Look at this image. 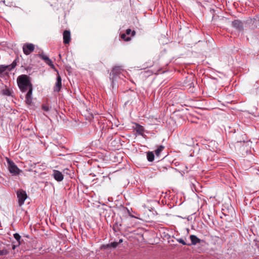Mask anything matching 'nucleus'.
I'll return each mask as SVG.
<instances>
[{"label": "nucleus", "mask_w": 259, "mask_h": 259, "mask_svg": "<svg viewBox=\"0 0 259 259\" xmlns=\"http://www.w3.org/2000/svg\"><path fill=\"white\" fill-rule=\"evenodd\" d=\"M18 86L22 93H25V102L30 105L32 102L33 86L31 82L30 78L27 75L23 74L17 78Z\"/></svg>", "instance_id": "nucleus-1"}, {"label": "nucleus", "mask_w": 259, "mask_h": 259, "mask_svg": "<svg viewBox=\"0 0 259 259\" xmlns=\"http://www.w3.org/2000/svg\"><path fill=\"white\" fill-rule=\"evenodd\" d=\"M122 69L121 66H114L110 73V80L113 91L118 88V82L122 79L123 75L121 73Z\"/></svg>", "instance_id": "nucleus-2"}, {"label": "nucleus", "mask_w": 259, "mask_h": 259, "mask_svg": "<svg viewBox=\"0 0 259 259\" xmlns=\"http://www.w3.org/2000/svg\"><path fill=\"white\" fill-rule=\"evenodd\" d=\"M7 161L8 163V168L12 175L16 176L19 175L21 170L18 167L14 162L8 158H7Z\"/></svg>", "instance_id": "nucleus-3"}, {"label": "nucleus", "mask_w": 259, "mask_h": 259, "mask_svg": "<svg viewBox=\"0 0 259 259\" xmlns=\"http://www.w3.org/2000/svg\"><path fill=\"white\" fill-rule=\"evenodd\" d=\"M245 23L251 29L257 28L259 27V16L256 15L253 18H249Z\"/></svg>", "instance_id": "nucleus-4"}, {"label": "nucleus", "mask_w": 259, "mask_h": 259, "mask_svg": "<svg viewBox=\"0 0 259 259\" xmlns=\"http://www.w3.org/2000/svg\"><path fill=\"white\" fill-rule=\"evenodd\" d=\"M18 203L19 206H21L27 198L26 192L23 189H19L16 192Z\"/></svg>", "instance_id": "nucleus-5"}, {"label": "nucleus", "mask_w": 259, "mask_h": 259, "mask_svg": "<svg viewBox=\"0 0 259 259\" xmlns=\"http://www.w3.org/2000/svg\"><path fill=\"white\" fill-rule=\"evenodd\" d=\"M35 46L31 43H25L23 45L22 49L24 54L26 55H30L34 51Z\"/></svg>", "instance_id": "nucleus-6"}, {"label": "nucleus", "mask_w": 259, "mask_h": 259, "mask_svg": "<svg viewBox=\"0 0 259 259\" xmlns=\"http://www.w3.org/2000/svg\"><path fill=\"white\" fill-rule=\"evenodd\" d=\"M232 26L239 32L244 31L243 23L239 19L234 20L232 22Z\"/></svg>", "instance_id": "nucleus-7"}, {"label": "nucleus", "mask_w": 259, "mask_h": 259, "mask_svg": "<svg viewBox=\"0 0 259 259\" xmlns=\"http://www.w3.org/2000/svg\"><path fill=\"white\" fill-rule=\"evenodd\" d=\"M132 35V36H134L136 34V31L135 30L132 31L130 28H128L126 30L125 33H122L120 34V37L122 39L125 41H128L131 40V37L127 35L130 34Z\"/></svg>", "instance_id": "nucleus-8"}, {"label": "nucleus", "mask_w": 259, "mask_h": 259, "mask_svg": "<svg viewBox=\"0 0 259 259\" xmlns=\"http://www.w3.org/2000/svg\"><path fill=\"white\" fill-rule=\"evenodd\" d=\"M52 177L57 182H61L64 179V175L62 172L58 170L54 169L52 171Z\"/></svg>", "instance_id": "nucleus-9"}, {"label": "nucleus", "mask_w": 259, "mask_h": 259, "mask_svg": "<svg viewBox=\"0 0 259 259\" xmlns=\"http://www.w3.org/2000/svg\"><path fill=\"white\" fill-rule=\"evenodd\" d=\"M62 88V78L60 75L58 74L56 77V82L54 87V91L55 92H59Z\"/></svg>", "instance_id": "nucleus-10"}, {"label": "nucleus", "mask_w": 259, "mask_h": 259, "mask_svg": "<svg viewBox=\"0 0 259 259\" xmlns=\"http://www.w3.org/2000/svg\"><path fill=\"white\" fill-rule=\"evenodd\" d=\"M190 239L191 242L190 243H188V246H191V245H195L197 243H200L201 242H204L203 240L198 238L195 235H191L190 236Z\"/></svg>", "instance_id": "nucleus-11"}, {"label": "nucleus", "mask_w": 259, "mask_h": 259, "mask_svg": "<svg viewBox=\"0 0 259 259\" xmlns=\"http://www.w3.org/2000/svg\"><path fill=\"white\" fill-rule=\"evenodd\" d=\"M118 245V243L116 241L111 242L107 244H103L100 247V249L102 250H105L109 248H116Z\"/></svg>", "instance_id": "nucleus-12"}, {"label": "nucleus", "mask_w": 259, "mask_h": 259, "mask_svg": "<svg viewBox=\"0 0 259 259\" xmlns=\"http://www.w3.org/2000/svg\"><path fill=\"white\" fill-rule=\"evenodd\" d=\"M63 42L65 44H68L70 41V31L68 30H65L63 33Z\"/></svg>", "instance_id": "nucleus-13"}, {"label": "nucleus", "mask_w": 259, "mask_h": 259, "mask_svg": "<svg viewBox=\"0 0 259 259\" xmlns=\"http://www.w3.org/2000/svg\"><path fill=\"white\" fill-rule=\"evenodd\" d=\"M135 130L139 135L142 136L144 135V128L143 126L138 123H136Z\"/></svg>", "instance_id": "nucleus-14"}, {"label": "nucleus", "mask_w": 259, "mask_h": 259, "mask_svg": "<svg viewBox=\"0 0 259 259\" xmlns=\"http://www.w3.org/2000/svg\"><path fill=\"white\" fill-rule=\"evenodd\" d=\"M147 160L149 162H152L154 160L155 155L152 151H148L146 153Z\"/></svg>", "instance_id": "nucleus-15"}, {"label": "nucleus", "mask_w": 259, "mask_h": 259, "mask_svg": "<svg viewBox=\"0 0 259 259\" xmlns=\"http://www.w3.org/2000/svg\"><path fill=\"white\" fill-rule=\"evenodd\" d=\"M17 59H15L13 62L11 63V64L9 65H6V66H8L7 68V70L9 71H11L12 69H13L17 65Z\"/></svg>", "instance_id": "nucleus-16"}, {"label": "nucleus", "mask_w": 259, "mask_h": 259, "mask_svg": "<svg viewBox=\"0 0 259 259\" xmlns=\"http://www.w3.org/2000/svg\"><path fill=\"white\" fill-rule=\"evenodd\" d=\"M164 147L163 145L159 146L155 151L156 157H159L160 152L164 149Z\"/></svg>", "instance_id": "nucleus-17"}, {"label": "nucleus", "mask_w": 259, "mask_h": 259, "mask_svg": "<svg viewBox=\"0 0 259 259\" xmlns=\"http://www.w3.org/2000/svg\"><path fill=\"white\" fill-rule=\"evenodd\" d=\"M14 238L16 239L17 241V243H19V244H21V236L20 235V234L18 233H16L14 234L13 235Z\"/></svg>", "instance_id": "nucleus-18"}, {"label": "nucleus", "mask_w": 259, "mask_h": 259, "mask_svg": "<svg viewBox=\"0 0 259 259\" xmlns=\"http://www.w3.org/2000/svg\"><path fill=\"white\" fill-rule=\"evenodd\" d=\"M2 94L3 95L7 96H11L12 93L10 90L9 89H5L2 90Z\"/></svg>", "instance_id": "nucleus-19"}, {"label": "nucleus", "mask_w": 259, "mask_h": 259, "mask_svg": "<svg viewBox=\"0 0 259 259\" xmlns=\"http://www.w3.org/2000/svg\"><path fill=\"white\" fill-rule=\"evenodd\" d=\"M51 107L46 104H42L41 105V109L45 112H49L50 110Z\"/></svg>", "instance_id": "nucleus-20"}, {"label": "nucleus", "mask_w": 259, "mask_h": 259, "mask_svg": "<svg viewBox=\"0 0 259 259\" xmlns=\"http://www.w3.org/2000/svg\"><path fill=\"white\" fill-rule=\"evenodd\" d=\"M38 56L39 58H40L42 60H43L45 62H47L50 58L46 55H44V54H39Z\"/></svg>", "instance_id": "nucleus-21"}, {"label": "nucleus", "mask_w": 259, "mask_h": 259, "mask_svg": "<svg viewBox=\"0 0 259 259\" xmlns=\"http://www.w3.org/2000/svg\"><path fill=\"white\" fill-rule=\"evenodd\" d=\"M8 66L4 65H0V75L5 72L7 70Z\"/></svg>", "instance_id": "nucleus-22"}, {"label": "nucleus", "mask_w": 259, "mask_h": 259, "mask_svg": "<svg viewBox=\"0 0 259 259\" xmlns=\"http://www.w3.org/2000/svg\"><path fill=\"white\" fill-rule=\"evenodd\" d=\"M46 63L49 66H50L51 68L55 69V67L53 64L52 61L50 59H49L47 62H46Z\"/></svg>", "instance_id": "nucleus-23"}, {"label": "nucleus", "mask_w": 259, "mask_h": 259, "mask_svg": "<svg viewBox=\"0 0 259 259\" xmlns=\"http://www.w3.org/2000/svg\"><path fill=\"white\" fill-rule=\"evenodd\" d=\"M176 240L179 243L184 245H188V243H187L183 238H178Z\"/></svg>", "instance_id": "nucleus-24"}, {"label": "nucleus", "mask_w": 259, "mask_h": 259, "mask_svg": "<svg viewBox=\"0 0 259 259\" xmlns=\"http://www.w3.org/2000/svg\"><path fill=\"white\" fill-rule=\"evenodd\" d=\"M9 253V251L6 249H3L2 250H0V256L4 255H7Z\"/></svg>", "instance_id": "nucleus-25"}, {"label": "nucleus", "mask_w": 259, "mask_h": 259, "mask_svg": "<svg viewBox=\"0 0 259 259\" xmlns=\"http://www.w3.org/2000/svg\"><path fill=\"white\" fill-rule=\"evenodd\" d=\"M15 242H13V244L12 245V248L13 250H15L18 246L20 245L21 244H19V243H16V244H15Z\"/></svg>", "instance_id": "nucleus-26"}, {"label": "nucleus", "mask_w": 259, "mask_h": 259, "mask_svg": "<svg viewBox=\"0 0 259 259\" xmlns=\"http://www.w3.org/2000/svg\"><path fill=\"white\" fill-rule=\"evenodd\" d=\"M211 218H212V217H211ZM207 219H209V220H210L213 221V219H212V218L211 219V216H210V215H208V214H207V215H206V217H204V220H205V221H207Z\"/></svg>", "instance_id": "nucleus-27"}, {"label": "nucleus", "mask_w": 259, "mask_h": 259, "mask_svg": "<svg viewBox=\"0 0 259 259\" xmlns=\"http://www.w3.org/2000/svg\"><path fill=\"white\" fill-rule=\"evenodd\" d=\"M126 210H127V213H128V215H129L130 217H131L132 218H135V217H134V215H132V214H131L130 211V210H129V209H128V208H126Z\"/></svg>", "instance_id": "nucleus-28"}, {"label": "nucleus", "mask_w": 259, "mask_h": 259, "mask_svg": "<svg viewBox=\"0 0 259 259\" xmlns=\"http://www.w3.org/2000/svg\"><path fill=\"white\" fill-rule=\"evenodd\" d=\"M123 242V239H119V241L117 242V243H118V244L122 243Z\"/></svg>", "instance_id": "nucleus-29"}, {"label": "nucleus", "mask_w": 259, "mask_h": 259, "mask_svg": "<svg viewBox=\"0 0 259 259\" xmlns=\"http://www.w3.org/2000/svg\"><path fill=\"white\" fill-rule=\"evenodd\" d=\"M3 3V4H5V0L1 1L0 2V3Z\"/></svg>", "instance_id": "nucleus-30"}, {"label": "nucleus", "mask_w": 259, "mask_h": 259, "mask_svg": "<svg viewBox=\"0 0 259 259\" xmlns=\"http://www.w3.org/2000/svg\"><path fill=\"white\" fill-rule=\"evenodd\" d=\"M113 229L114 231H116V230H115V225H113Z\"/></svg>", "instance_id": "nucleus-31"}]
</instances>
